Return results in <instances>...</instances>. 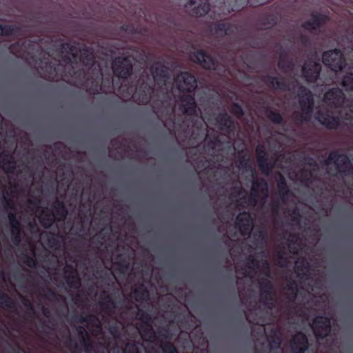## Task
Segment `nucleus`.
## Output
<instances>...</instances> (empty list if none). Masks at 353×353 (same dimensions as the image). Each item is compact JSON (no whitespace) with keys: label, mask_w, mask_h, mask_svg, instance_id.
<instances>
[{"label":"nucleus","mask_w":353,"mask_h":353,"mask_svg":"<svg viewBox=\"0 0 353 353\" xmlns=\"http://www.w3.org/2000/svg\"><path fill=\"white\" fill-rule=\"evenodd\" d=\"M299 97L301 110L305 116L303 120H310L312 112V107L314 105L313 97L311 92L307 88L301 86L299 90Z\"/></svg>","instance_id":"1"},{"label":"nucleus","mask_w":353,"mask_h":353,"mask_svg":"<svg viewBox=\"0 0 353 353\" xmlns=\"http://www.w3.org/2000/svg\"><path fill=\"white\" fill-rule=\"evenodd\" d=\"M132 70V61L130 57L116 58L112 64L114 74L120 78L125 79Z\"/></svg>","instance_id":"2"},{"label":"nucleus","mask_w":353,"mask_h":353,"mask_svg":"<svg viewBox=\"0 0 353 353\" xmlns=\"http://www.w3.org/2000/svg\"><path fill=\"white\" fill-rule=\"evenodd\" d=\"M323 62L334 71L341 70L343 65V58L340 50H334L323 54Z\"/></svg>","instance_id":"3"},{"label":"nucleus","mask_w":353,"mask_h":353,"mask_svg":"<svg viewBox=\"0 0 353 353\" xmlns=\"http://www.w3.org/2000/svg\"><path fill=\"white\" fill-rule=\"evenodd\" d=\"M332 162L334 163L339 172L346 173L352 170V163L346 155L332 152L328 156L327 164L329 165Z\"/></svg>","instance_id":"4"},{"label":"nucleus","mask_w":353,"mask_h":353,"mask_svg":"<svg viewBox=\"0 0 353 353\" xmlns=\"http://www.w3.org/2000/svg\"><path fill=\"white\" fill-rule=\"evenodd\" d=\"M175 84L180 92H193L197 86L196 81L194 76L188 72H181L176 79Z\"/></svg>","instance_id":"5"},{"label":"nucleus","mask_w":353,"mask_h":353,"mask_svg":"<svg viewBox=\"0 0 353 353\" xmlns=\"http://www.w3.org/2000/svg\"><path fill=\"white\" fill-rule=\"evenodd\" d=\"M312 327L316 338H323L330 332V320L325 316H317L314 319Z\"/></svg>","instance_id":"6"},{"label":"nucleus","mask_w":353,"mask_h":353,"mask_svg":"<svg viewBox=\"0 0 353 353\" xmlns=\"http://www.w3.org/2000/svg\"><path fill=\"white\" fill-rule=\"evenodd\" d=\"M321 65L319 63L308 61L303 66V75L308 82H312L319 76Z\"/></svg>","instance_id":"7"},{"label":"nucleus","mask_w":353,"mask_h":353,"mask_svg":"<svg viewBox=\"0 0 353 353\" xmlns=\"http://www.w3.org/2000/svg\"><path fill=\"white\" fill-rule=\"evenodd\" d=\"M324 102L327 105L339 107L344 105L346 102L343 93L339 88H334L327 92L324 96Z\"/></svg>","instance_id":"8"},{"label":"nucleus","mask_w":353,"mask_h":353,"mask_svg":"<svg viewBox=\"0 0 353 353\" xmlns=\"http://www.w3.org/2000/svg\"><path fill=\"white\" fill-rule=\"evenodd\" d=\"M236 225L242 235L250 234L253 226L251 215L247 212L240 213L236 217Z\"/></svg>","instance_id":"9"},{"label":"nucleus","mask_w":353,"mask_h":353,"mask_svg":"<svg viewBox=\"0 0 353 353\" xmlns=\"http://www.w3.org/2000/svg\"><path fill=\"white\" fill-rule=\"evenodd\" d=\"M185 6L193 15L196 16L205 14L210 8L208 0H190Z\"/></svg>","instance_id":"10"},{"label":"nucleus","mask_w":353,"mask_h":353,"mask_svg":"<svg viewBox=\"0 0 353 353\" xmlns=\"http://www.w3.org/2000/svg\"><path fill=\"white\" fill-rule=\"evenodd\" d=\"M35 215L38 217L40 223L45 228H49L54 221V216L48 208H39L35 211Z\"/></svg>","instance_id":"11"},{"label":"nucleus","mask_w":353,"mask_h":353,"mask_svg":"<svg viewBox=\"0 0 353 353\" xmlns=\"http://www.w3.org/2000/svg\"><path fill=\"white\" fill-rule=\"evenodd\" d=\"M292 350L294 353H303L307 349V339L303 333L296 334L291 343Z\"/></svg>","instance_id":"12"},{"label":"nucleus","mask_w":353,"mask_h":353,"mask_svg":"<svg viewBox=\"0 0 353 353\" xmlns=\"http://www.w3.org/2000/svg\"><path fill=\"white\" fill-rule=\"evenodd\" d=\"M192 59L200 63L205 68L209 70L216 69L214 61L201 51L194 53Z\"/></svg>","instance_id":"13"},{"label":"nucleus","mask_w":353,"mask_h":353,"mask_svg":"<svg viewBox=\"0 0 353 353\" xmlns=\"http://www.w3.org/2000/svg\"><path fill=\"white\" fill-rule=\"evenodd\" d=\"M183 110L188 114H192L196 112V104L194 97L190 94H183L180 99Z\"/></svg>","instance_id":"14"},{"label":"nucleus","mask_w":353,"mask_h":353,"mask_svg":"<svg viewBox=\"0 0 353 353\" xmlns=\"http://www.w3.org/2000/svg\"><path fill=\"white\" fill-rule=\"evenodd\" d=\"M316 119L327 128H336L339 125V118L334 117L329 114L318 113Z\"/></svg>","instance_id":"15"},{"label":"nucleus","mask_w":353,"mask_h":353,"mask_svg":"<svg viewBox=\"0 0 353 353\" xmlns=\"http://www.w3.org/2000/svg\"><path fill=\"white\" fill-rule=\"evenodd\" d=\"M8 220H9L10 225L11 226L12 239L14 243H19L20 241V239H19V232H20L19 222L16 219L15 215L12 213H10L8 214Z\"/></svg>","instance_id":"16"},{"label":"nucleus","mask_w":353,"mask_h":353,"mask_svg":"<svg viewBox=\"0 0 353 353\" xmlns=\"http://www.w3.org/2000/svg\"><path fill=\"white\" fill-rule=\"evenodd\" d=\"M257 161L260 169L265 174H269L272 170V166L268 163L265 154L261 150V148L258 146L256 148Z\"/></svg>","instance_id":"17"},{"label":"nucleus","mask_w":353,"mask_h":353,"mask_svg":"<svg viewBox=\"0 0 353 353\" xmlns=\"http://www.w3.org/2000/svg\"><path fill=\"white\" fill-rule=\"evenodd\" d=\"M326 19L327 17L325 15H313L312 19L307 22L304 27L309 30H315L320 26L322 23L325 22Z\"/></svg>","instance_id":"18"},{"label":"nucleus","mask_w":353,"mask_h":353,"mask_svg":"<svg viewBox=\"0 0 353 353\" xmlns=\"http://www.w3.org/2000/svg\"><path fill=\"white\" fill-rule=\"evenodd\" d=\"M70 267L65 266L64 268V272L66 278V281L68 284H71L73 287L77 288L79 285V279L78 278L77 272L76 270H72L70 274H68Z\"/></svg>","instance_id":"19"},{"label":"nucleus","mask_w":353,"mask_h":353,"mask_svg":"<svg viewBox=\"0 0 353 353\" xmlns=\"http://www.w3.org/2000/svg\"><path fill=\"white\" fill-rule=\"evenodd\" d=\"M217 123L221 128H229L232 124V121L228 114H221L217 118Z\"/></svg>","instance_id":"20"},{"label":"nucleus","mask_w":353,"mask_h":353,"mask_svg":"<svg viewBox=\"0 0 353 353\" xmlns=\"http://www.w3.org/2000/svg\"><path fill=\"white\" fill-rule=\"evenodd\" d=\"M342 85L346 90L353 91V74L350 73L345 76L342 81Z\"/></svg>","instance_id":"21"},{"label":"nucleus","mask_w":353,"mask_h":353,"mask_svg":"<svg viewBox=\"0 0 353 353\" xmlns=\"http://www.w3.org/2000/svg\"><path fill=\"white\" fill-rule=\"evenodd\" d=\"M259 186V184L256 182H253L252 186L251 188V195L252 196V199H251V204L252 205H254L256 201V197H257V193H256V189Z\"/></svg>","instance_id":"22"},{"label":"nucleus","mask_w":353,"mask_h":353,"mask_svg":"<svg viewBox=\"0 0 353 353\" xmlns=\"http://www.w3.org/2000/svg\"><path fill=\"white\" fill-rule=\"evenodd\" d=\"M124 353H139L137 345L128 343L126 344L124 350Z\"/></svg>","instance_id":"23"},{"label":"nucleus","mask_w":353,"mask_h":353,"mask_svg":"<svg viewBox=\"0 0 353 353\" xmlns=\"http://www.w3.org/2000/svg\"><path fill=\"white\" fill-rule=\"evenodd\" d=\"M281 343V339L279 337H277L276 339L273 340L272 341H270L271 352L274 349L275 350L278 349L279 351H281V350H280Z\"/></svg>","instance_id":"24"},{"label":"nucleus","mask_w":353,"mask_h":353,"mask_svg":"<svg viewBox=\"0 0 353 353\" xmlns=\"http://www.w3.org/2000/svg\"><path fill=\"white\" fill-rule=\"evenodd\" d=\"M13 28L10 26H0V34L9 35L12 33Z\"/></svg>","instance_id":"25"},{"label":"nucleus","mask_w":353,"mask_h":353,"mask_svg":"<svg viewBox=\"0 0 353 353\" xmlns=\"http://www.w3.org/2000/svg\"><path fill=\"white\" fill-rule=\"evenodd\" d=\"M269 119L274 123H280L282 120L281 116L279 114L273 112L269 114Z\"/></svg>","instance_id":"26"},{"label":"nucleus","mask_w":353,"mask_h":353,"mask_svg":"<svg viewBox=\"0 0 353 353\" xmlns=\"http://www.w3.org/2000/svg\"><path fill=\"white\" fill-rule=\"evenodd\" d=\"M163 351L164 353H177L175 347L170 344L164 345Z\"/></svg>","instance_id":"27"},{"label":"nucleus","mask_w":353,"mask_h":353,"mask_svg":"<svg viewBox=\"0 0 353 353\" xmlns=\"http://www.w3.org/2000/svg\"><path fill=\"white\" fill-rule=\"evenodd\" d=\"M0 305L8 306V298L7 296L2 295L0 296Z\"/></svg>","instance_id":"28"},{"label":"nucleus","mask_w":353,"mask_h":353,"mask_svg":"<svg viewBox=\"0 0 353 353\" xmlns=\"http://www.w3.org/2000/svg\"><path fill=\"white\" fill-rule=\"evenodd\" d=\"M239 197L240 198L241 200H243V201H241V204H243V203L245 202L244 200L246 199V192L243 189H241L239 190Z\"/></svg>","instance_id":"29"},{"label":"nucleus","mask_w":353,"mask_h":353,"mask_svg":"<svg viewBox=\"0 0 353 353\" xmlns=\"http://www.w3.org/2000/svg\"><path fill=\"white\" fill-rule=\"evenodd\" d=\"M234 109L236 110V113L238 114V115H242L243 114V110L241 109V108L240 106H238V105H235L234 107Z\"/></svg>","instance_id":"30"},{"label":"nucleus","mask_w":353,"mask_h":353,"mask_svg":"<svg viewBox=\"0 0 353 353\" xmlns=\"http://www.w3.org/2000/svg\"><path fill=\"white\" fill-rule=\"evenodd\" d=\"M262 191V193L264 196H266L267 194V187H266V184L265 185V187L262 188L261 190Z\"/></svg>","instance_id":"31"},{"label":"nucleus","mask_w":353,"mask_h":353,"mask_svg":"<svg viewBox=\"0 0 353 353\" xmlns=\"http://www.w3.org/2000/svg\"><path fill=\"white\" fill-rule=\"evenodd\" d=\"M148 99L147 98H143L141 100L139 101V103H145L148 102Z\"/></svg>","instance_id":"32"},{"label":"nucleus","mask_w":353,"mask_h":353,"mask_svg":"<svg viewBox=\"0 0 353 353\" xmlns=\"http://www.w3.org/2000/svg\"><path fill=\"white\" fill-rule=\"evenodd\" d=\"M65 216H66L65 210H64L63 208H62V216L65 217Z\"/></svg>","instance_id":"33"},{"label":"nucleus","mask_w":353,"mask_h":353,"mask_svg":"<svg viewBox=\"0 0 353 353\" xmlns=\"http://www.w3.org/2000/svg\"><path fill=\"white\" fill-rule=\"evenodd\" d=\"M49 80H54V78L53 77H46Z\"/></svg>","instance_id":"34"},{"label":"nucleus","mask_w":353,"mask_h":353,"mask_svg":"<svg viewBox=\"0 0 353 353\" xmlns=\"http://www.w3.org/2000/svg\"><path fill=\"white\" fill-rule=\"evenodd\" d=\"M96 92H98V90H96L92 91V92L93 94H95V93H96Z\"/></svg>","instance_id":"35"},{"label":"nucleus","mask_w":353,"mask_h":353,"mask_svg":"<svg viewBox=\"0 0 353 353\" xmlns=\"http://www.w3.org/2000/svg\"><path fill=\"white\" fill-rule=\"evenodd\" d=\"M136 97H137V95H136V94H134V95H133V98L135 99H136Z\"/></svg>","instance_id":"36"},{"label":"nucleus","mask_w":353,"mask_h":353,"mask_svg":"<svg viewBox=\"0 0 353 353\" xmlns=\"http://www.w3.org/2000/svg\"><path fill=\"white\" fill-rule=\"evenodd\" d=\"M143 295L145 296H148V293H145Z\"/></svg>","instance_id":"37"}]
</instances>
